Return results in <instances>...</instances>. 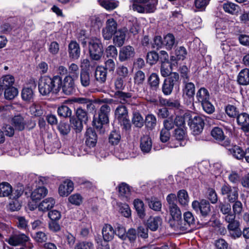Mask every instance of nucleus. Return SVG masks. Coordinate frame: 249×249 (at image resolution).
<instances>
[{
  "label": "nucleus",
  "instance_id": "obj_5",
  "mask_svg": "<svg viewBox=\"0 0 249 249\" xmlns=\"http://www.w3.org/2000/svg\"><path fill=\"white\" fill-rule=\"evenodd\" d=\"M110 110V107L108 105L104 104L100 107L98 112V118H94L93 120V125L97 128L100 129L103 124L108 123Z\"/></svg>",
  "mask_w": 249,
  "mask_h": 249
},
{
  "label": "nucleus",
  "instance_id": "obj_36",
  "mask_svg": "<svg viewBox=\"0 0 249 249\" xmlns=\"http://www.w3.org/2000/svg\"><path fill=\"white\" fill-rule=\"evenodd\" d=\"M237 82L241 85L249 84V69L246 68L240 71L237 77Z\"/></svg>",
  "mask_w": 249,
  "mask_h": 249
},
{
  "label": "nucleus",
  "instance_id": "obj_32",
  "mask_svg": "<svg viewBox=\"0 0 249 249\" xmlns=\"http://www.w3.org/2000/svg\"><path fill=\"white\" fill-rule=\"evenodd\" d=\"M187 54L186 49L182 46L177 48L175 51V55L171 56L170 60L172 62L180 60H184Z\"/></svg>",
  "mask_w": 249,
  "mask_h": 249
},
{
  "label": "nucleus",
  "instance_id": "obj_30",
  "mask_svg": "<svg viewBox=\"0 0 249 249\" xmlns=\"http://www.w3.org/2000/svg\"><path fill=\"white\" fill-rule=\"evenodd\" d=\"M196 98L197 102L202 104L210 100V96L208 90L205 88H201L196 92Z\"/></svg>",
  "mask_w": 249,
  "mask_h": 249
},
{
  "label": "nucleus",
  "instance_id": "obj_48",
  "mask_svg": "<svg viewBox=\"0 0 249 249\" xmlns=\"http://www.w3.org/2000/svg\"><path fill=\"white\" fill-rule=\"evenodd\" d=\"M145 123L147 128L152 130L157 124V119L154 115L148 114L145 117Z\"/></svg>",
  "mask_w": 249,
  "mask_h": 249
},
{
  "label": "nucleus",
  "instance_id": "obj_27",
  "mask_svg": "<svg viewBox=\"0 0 249 249\" xmlns=\"http://www.w3.org/2000/svg\"><path fill=\"white\" fill-rule=\"evenodd\" d=\"M107 78V71L103 66H98L95 71V78L100 84L106 82Z\"/></svg>",
  "mask_w": 249,
  "mask_h": 249
},
{
  "label": "nucleus",
  "instance_id": "obj_13",
  "mask_svg": "<svg viewBox=\"0 0 249 249\" xmlns=\"http://www.w3.org/2000/svg\"><path fill=\"white\" fill-rule=\"evenodd\" d=\"M222 195H226L228 201L231 202H234L238 199V188L231 187L228 184H224L221 189Z\"/></svg>",
  "mask_w": 249,
  "mask_h": 249
},
{
  "label": "nucleus",
  "instance_id": "obj_60",
  "mask_svg": "<svg viewBox=\"0 0 249 249\" xmlns=\"http://www.w3.org/2000/svg\"><path fill=\"white\" fill-rule=\"evenodd\" d=\"M171 67L168 62L162 63L160 73L162 76L166 77L171 74Z\"/></svg>",
  "mask_w": 249,
  "mask_h": 249
},
{
  "label": "nucleus",
  "instance_id": "obj_26",
  "mask_svg": "<svg viewBox=\"0 0 249 249\" xmlns=\"http://www.w3.org/2000/svg\"><path fill=\"white\" fill-rule=\"evenodd\" d=\"M115 230L109 224H105L102 229V234L104 240L105 241L112 240L115 235Z\"/></svg>",
  "mask_w": 249,
  "mask_h": 249
},
{
  "label": "nucleus",
  "instance_id": "obj_62",
  "mask_svg": "<svg viewBox=\"0 0 249 249\" xmlns=\"http://www.w3.org/2000/svg\"><path fill=\"white\" fill-rule=\"evenodd\" d=\"M218 208L220 212L224 215L231 213V206L229 203L219 202Z\"/></svg>",
  "mask_w": 249,
  "mask_h": 249
},
{
  "label": "nucleus",
  "instance_id": "obj_33",
  "mask_svg": "<svg viewBox=\"0 0 249 249\" xmlns=\"http://www.w3.org/2000/svg\"><path fill=\"white\" fill-rule=\"evenodd\" d=\"M98 4L108 11L113 10L119 5V1L115 0H98Z\"/></svg>",
  "mask_w": 249,
  "mask_h": 249
},
{
  "label": "nucleus",
  "instance_id": "obj_54",
  "mask_svg": "<svg viewBox=\"0 0 249 249\" xmlns=\"http://www.w3.org/2000/svg\"><path fill=\"white\" fill-rule=\"evenodd\" d=\"M31 114L35 116H39L43 114V111L38 104L34 103L30 107Z\"/></svg>",
  "mask_w": 249,
  "mask_h": 249
},
{
  "label": "nucleus",
  "instance_id": "obj_57",
  "mask_svg": "<svg viewBox=\"0 0 249 249\" xmlns=\"http://www.w3.org/2000/svg\"><path fill=\"white\" fill-rule=\"evenodd\" d=\"M225 112L231 118H234L238 115L237 108L235 106L231 105H228L225 107Z\"/></svg>",
  "mask_w": 249,
  "mask_h": 249
},
{
  "label": "nucleus",
  "instance_id": "obj_2",
  "mask_svg": "<svg viewBox=\"0 0 249 249\" xmlns=\"http://www.w3.org/2000/svg\"><path fill=\"white\" fill-rule=\"evenodd\" d=\"M72 101L74 103L86 107L87 111L83 108L82 107H77L76 110L77 118L84 122H86L88 120V111L91 112L95 109L93 101L85 97H75L73 98Z\"/></svg>",
  "mask_w": 249,
  "mask_h": 249
},
{
  "label": "nucleus",
  "instance_id": "obj_39",
  "mask_svg": "<svg viewBox=\"0 0 249 249\" xmlns=\"http://www.w3.org/2000/svg\"><path fill=\"white\" fill-rule=\"evenodd\" d=\"M190 118V112H186L183 116H177L175 118H174L175 124L178 127L186 128L185 126V122H188V119Z\"/></svg>",
  "mask_w": 249,
  "mask_h": 249
},
{
  "label": "nucleus",
  "instance_id": "obj_3",
  "mask_svg": "<svg viewBox=\"0 0 249 249\" xmlns=\"http://www.w3.org/2000/svg\"><path fill=\"white\" fill-rule=\"evenodd\" d=\"M130 8L140 13H152L156 9L157 0H131Z\"/></svg>",
  "mask_w": 249,
  "mask_h": 249
},
{
  "label": "nucleus",
  "instance_id": "obj_4",
  "mask_svg": "<svg viewBox=\"0 0 249 249\" xmlns=\"http://www.w3.org/2000/svg\"><path fill=\"white\" fill-rule=\"evenodd\" d=\"M89 52L91 59L100 60L103 54V46L101 40L96 37L90 38L88 41Z\"/></svg>",
  "mask_w": 249,
  "mask_h": 249
},
{
  "label": "nucleus",
  "instance_id": "obj_10",
  "mask_svg": "<svg viewBox=\"0 0 249 249\" xmlns=\"http://www.w3.org/2000/svg\"><path fill=\"white\" fill-rule=\"evenodd\" d=\"M221 145L227 148L230 154L233 157L238 159H242L245 155V152L240 146L236 145H231V141L227 138Z\"/></svg>",
  "mask_w": 249,
  "mask_h": 249
},
{
  "label": "nucleus",
  "instance_id": "obj_44",
  "mask_svg": "<svg viewBox=\"0 0 249 249\" xmlns=\"http://www.w3.org/2000/svg\"><path fill=\"white\" fill-rule=\"evenodd\" d=\"M12 192L11 186L7 182L0 184V197L8 196Z\"/></svg>",
  "mask_w": 249,
  "mask_h": 249
},
{
  "label": "nucleus",
  "instance_id": "obj_1",
  "mask_svg": "<svg viewBox=\"0 0 249 249\" xmlns=\"http://www.w3.org/2000/svg\"><path fill=\"white\" fill-rule=\"evenodd\" d=\"M61 77L55 75L53 77L45 76L41 77L38 84L39 91L43 95L52 92L57 93L60 91Z\"/></svg>",
  "mask_w": 249,
  "mask_h": 249
},
{
  "label": "nucleus",
  "instance_id": "obj_8",
  "mask_svg": "<svg viewBox=\"0 0 249 249\" xmlns=\"http://www.w3.org/2000/svg\"><path fill=\"white\" fill-rule=\"evenodd\" d=\"M179 76L178 73L174 72L165 79L162 87V90L164 95H170L174 87L179 82Z\"/></svg>",
  "mask_w": 249,
  "mask_h": 249
},
{
  "label": "nucleus",
  "instance_id": "obj_29",
  "mask_svg": "<svg viewBox=\"0 0 249 249\" xmlns=\"http://www.w3.org/2000/svg\"><path fill=\"white\" fill-rule=\"evenodd\" d=\"M119 196L123 199L128 201L130 199L131 191L129 186L125 183H122L118 187Z\"/></svg>",
  "mask_w": 249,
  "mask_h": 249
},
{
  "label": "nucleus",
  "instance_id": "obj_63",
  "mask_svg": "<svg viewBox=\"0 0 249 249\" xmlns=\"http://www.w3.org/2000/svg\"><path fill=\"white\" fill-rule=\"evenodd\" d=\"M203 110L208 114H212L214 111V107L210 100L201 104Z\"/></svg>",
  "mask_w": 249,
  "mask_h": 249
},
{
  "label": "nucleus",
  "instance_id": "obj_45",
  "mask_svg": "<svg viewBox=\"0 0 249 249\" xmlns=\"http://www.w3.org/2000/svg\"><path fill=\"white\" fill-rule=\"evenodd\" d=\"M148 82L152 89H157L160 84L159 75L156 73H151L148 79Z\"/></svg>",
  "mask_w": 249,
  "mask_h": 249
},
{
  "label": "nucleus",
  "instance_id": "obj_24",
  "mask_svg": "<svg viewBox=\"0 0 249 249\" xmlns=\"http://www.w3.org/2000/svg\"><path fill=\"white\" fill-rule=\"evenodd\" d=\"M86 143L89 147H94L97 142V136L94 130L91 128H89L87 129L86 132Z\"/></svg>",
  "mask_w": 249,
  "mask_h": 249
},
{
  "label": "nucleus",
  "instance_id": "obj_42",
  "mask_svg": "<svg viewBox=\"0 0 249 249\" xmlns=\"http://www.w3.org/2000/svg\"><path fill=\"white\" fill-rule=\"evenodd\" d=\"M177 198L178 203L181 206L185 207L188 205L189 197L188 193L186 190H179L177 193Z\"/></svg>",
  "mask_w": 249,
  "mask_h": 249
},
{
  "label": "nucleus",
  "instance_id": "obj_16",
  "mask_svg": "<svg viewBox=\"0 0 249 249\" xmlns=\"http://www.w3.org/2000/svg\"><path fill=\"white\" fill-rule=\"evenodd\" d=\"M135 50L130 45L122 47L119 54V59L121 62L127 61L135 55Z\"/></svg>",
  "mask_w": 249,
  "mask_h": 249
},
{
  "label": "nucleus",
  "instance_id": "obj_52",
  "mask_svg": "<svg viewBox=\"0 0 249 249\" xmlns=\"http://www.w3.org/2000/svg\"><path fill=\"white\" fill-rule=\"evenodd\" d=\"M129 70L127 67L121 65L116 69V73L117 77L124 79L128 76Z\"/></svg>",
  "mask_w": 249,
  "mask_h": 249
},
{
  "label": "nucleus",
  "instance_id": "obj_18",
  "mask_svg": "<svg viewBox=\"0 0 249 249\" xmlns=\"http://www.w3.org/2000/svg\"><path fill=\"white\" fill-rule=\"evenodd\" d=\"M127 29L126 28L119 29L114 35L113 42L118 47L122 46L125 42Z\"/></svg>",
  "mask_w": 249,
  "mask_h": 249
},
{
  "label": "nucleus",
  "instance_id": "obj_7",
  "mask_svg": "<svg viewBox=\"0 0 249 249\" xmlns=\"http://www.w3.org/2000/svg\"><path fill=\"white\" fill-rule=\"evenodd\" d=\"M188 124L194 134L198 135L202 132L204 122L201 117L190 112V118L188 119Z\"/></svg>",
  "mask_w": 249,
  "mask_h": 249
},
{
  "label": "nucleus",
  "instance_id": "obj_25",
  "mask_svg": "<svg viewBox=\"0 0 249 249\" xmlns=\"http://www.w3.org/2000/svg\"><path fill=\"white\" fill-rule=\"evenodd\" d=\"M161 223L162 219L160 216H150L147 220L146 225L152 231H156Z\"/></svg>",
  "mask_w": 249,
  "mask_h": 249
},
{
  "label": "nucleus",
  "instance_id": "obj_59",
  "mask_svg": "<svg viewBox=\"0 0 249 249\" xmlns=\"http://www.w3.org/2000/svg\"><path fill=\"white\" fill-rule=\"evenodd\" d=\"M21 96L25 101H30L34 97V92L32 89L25 88L22 89Z\"/></svg>",
  "mask_w": 249,
  "mask_h": 249
},
{
  "label": "nucleus",
  "instance_id": "obj_34",
  "mask_svg": "<svg viewBox=\"0 0 249 249\" xmlns=\"http://www.w3.org/2000/svg\"><path fill=\"white\" fill-rule=\"evenodd\" d=\"M177 44L178 41L176 40L174 36L172 34H168L163 38V45L168 50H171Z\"/></svg>",
  "mask_w": 249,
  "mask_h": 249
},
{
  "label": "nucleus",
  "instance_id": "obj_53",
  "mask_svg": "<svg viewBox=\"0 0 249 249\" xmlns=\"http://www.w3.org/2000/svg\"><path fill=\"white\" fill-rule=\"evenodd\" d=\"M121 139L120 132L116 130L112 131L109 134L108 140L109 142L112 145L117 144Z\"/></svg>",
  "mask_w": 249,
  "mask_h": 249
},
{
  "label": "nucleus",
  "instance_id": "obj_64",
  "mask_svg": "<svg viewBox=\"0 0 249 249\" xmlns=\"http://www.w3.org/2000/svg\"><path fill=\"white\" fill-rule=\"evenodd\" d=\"M147 61L151 65L157 62L159 59V55L155 52H151L147 54Z\"/></svg>",
  "mask_w": 249,
  "mask_h": 249
},
{
  "label": "nucleus",
  "instance_id": "obj_31",
  "mask_svg": "<svg viewBox=\"0 0 249 249\" xmlns=\"http://www.w3.org/2000/svg\"><path fill=\"white\" fill-rule=\"evenodd\" d=\"M152 143L151 138L147 135L143 136L141 140L140 148L145 153H149L152 148Z\"/></svg>",
  "mask_w": 249,
  "mask_h": 249
},
{
  "label": "nucleus",
  "instance_id": "obj_56",
  "mask_svg": "<svg viewBox=\"0 0 249 249\" xmlns=\"http://www.w3.org/2000/svg\"><path fill=\"white\" fill-rule=\"evenodd\" d=\"M15 81L14 77L11 75H7L3 77L2 84L4 88L6 89L12 87Z\"/></svg>",
  "mask_w": 249,
  "mask_h": 249
},
{
  "label": "nucleus",
  "instance_id": "obj_47",
  "mask_svg": "<svg viewBox=\"0 0 249 249\" xmlns=\"http://www.w3.org/2000/svg\"><path fill=\"white\" fill-rule=\"evenodd\" d=\"M187 128L178 127L175 129L174 132V136L178 141H183L187 137Z\"/></svg>",
  "mask_w": 249,
  "mask_h": 249
},
{
  "label": "nucleus",
  "instance_id": "obj_51",
  "mask_svg": "<svg viewBox=\"0 0 249 249\" xmlns=\"http://www.w3.org/2000/svg\"><path fill=\"white\" fill-rule=\"evenodd\" d=\"M4 97L7 100L13 99L18 94L17 89L13 87L5 89Z\"/></svg>",
  "mask_w": 249,
  "mask_h": 249
},
{
  "label": "nucleus",
  "instance_id": "obj_55",
  "mask_svg": "<svg viewBox=\"0 0 249 249\" xmlns=\"http://www.w3.org/2000/svg\"><path fill=\"white\" fill-rule=\"evenodd\" d=\"M145 79L144 73L142 71H137L134 77V83L137 85H142Z\"/></svg>",
  "mask_w": 249,
  "mask_h": 249
},
{
  "label": "nucleus",
  "instance_id": "obj_46",
  "mask_svg": "<svg viewBox=\"0 0 249 249\" xmlns=\"http://www.w3.org/2000/svg\"><path fill=\"white\" fill-rule=\"evenodd\" d=\"M170 215L174 220H178L180 219L181 212L177 204L168 207Z\"/></svg>",
  "mask_w": 249,
  "mask_h": 249
},
{
  "label": "nucleus",
  "instance_id": "obj_49",
  "mask_svg": "<svg viewBox=\"0 0 249 249\" xmlns=\"http://www.w3.org/2000/svg\"><path fill=\"white\" fill-rule=\"evenodd\" d=\"M79 69L75 63L71 64L69 67V74L66 76H70L73 80L78 78Z\"/></svg>",
  "mask_w": 249,
  "mask_h": 249
},
{
  "label": "nucleus",
  "instance_id": "obj_20",
  "mask_svg": "<svg viewBox=\"0 0 249 249\" xmlns=\"http://www.w3.org/2000/svg\"><path fill=\"white\" fill-rule=\"evenodd\" d=\"M73 182L70 180H66L60 185L58 189V192L60 196H67L73 191Z\"/></svg>",
  "mask_w": 249,
  "mask_h": 249
},
{
  "label": "nucleus",
  "instance_id": "obj_41",
  "mask_svg": "<svg viewBox=\"0 0 249 249\" xmlns=\"http://www.w3.org/2000/svg\"><path fill=\"white\" fill-rule=\"evenodd\" d=\"M12 124L15 129L18 131H22L25 128L26 122L24 118L20 115L15 116L12 119Z\"/></svg>",
  "mask_w": 249,
  "mask_h": 249
},
{
  "label": "nucleus",
  "instance_id": "obj_11",
  "mask_svg": "<svg viewBox=\"0 0 249 249\" xmlns=\"http://www.w3.org/2000/svg\"><path fill=\"white\" fill-rule=\"evenodd\" d=\"M182 96L187 100V104H191L195 94L196 88L194 84L189 81H183Z\"/></svg>",
  "mask_w": 249,
  "mask_h": 249
},
{
  "label": "nucleus",
  "instance_id": "obj_22",
  "mask_svg": "<svg viewBox=\"0 0 249 249\" xmlns=\"http://www.w3.org/2000/svg\"><path fill=\"white\" fill-rule=\"evenodd\" d=\"M237 123L245 132L249 131V115L242 113L236 117Z\"/></svg>",
  "mask_w": 249,
  "mask_h": 249
},
{
  "label": "nucleus",
  "instance_id": "obj_40",
  "mask_svg": "<svg viewBox=\"0 0 249 249\" xmlns=\"http://www.w3.org/2000/svg\"><path fill=\"white\" fill-rule=\"evenodd\" d=\"M223 8L225 12L234 15L238 12L239 7L234 3L227 1L223 3Z\"/></svg>",
  "mask_w": 249,
  "mask_h": 249
},
{
  "label": "nucleus",
  "instance_id": "obj_61",
  "mask_svg": "<svg viewBox=\"0 0 249 249\" xmlns=\"http://www.w3.org/2000/svg\"><path fill=\"white\" fill-rule=\"evenodd\" d=\"M69 201L72 204L79 206L82 202L83 198L79 194H75L70 196Z\"/></svg>",
  "mask_w": 249,
  "mask_h": 249
},
{
  "label": "nucleus",
  "instance_id": "obj_21",
  "mask_svg": "<svg viewBox=\"0 0 249 249\" xmlns=\"http://www.w3.org/2000/svg\"><path fill=\"white\" fill-rule=\"evenodd\" d=\"M114 97L122 104H132V94L130 93L117 90L114 93Z\"/></svg>",
  "mask_w": 249,
  "mask_h": 249
},
{
  "label": "nucleus",
  "instance_id": "obj_50",
  "mask_svg": "<svg viewBox=\"0 0 249 249\" xmlns=\"http://www.w3.org/2000/svg\"><path fill=\"white\" fill-rule=\"evenodd\" d=\"M58 114L64 118L70 117L72 112L71 109L67 106L62 105L57 109Z\"/></svg>",
  "mask_w": 249,
  "mask_h": 249
},
{
  "label": "nucleus",
  "instance_id": "obj_58",
  "mask_svg": "<svg viewBox=\"0 0 249 249\" xmlns=\"http://www.w3.org/2000/svg\"><path fill=\"white\" fill-rule=\"evenodd\" d=\"M94 244L90 241H82L77 243L74 249H93Z\"/></svg>",
  "mask_w": 249,
  "mask_h": 249
},
{
  "label": "nucleus",
  "instance_id": "obj_12",
  "mask_svg": "<svg viewBox=\"0 0 249 249\" xmlns=\"http://www.w3.org/2000/svg\"><path fill=\"white\" fill-rule=\"evenodd\" d=\"M29 237L24 233L16 231L13 232L5 241L12 246L22 245L28 241Z\"/></svg>",
  "mask_w": 249,
  "mask_h": 249
},
{
  "label": "nucleus",
  "instance_id": "obj_9",
  "mask_svg": "<svg viewBox=\"0 0 249 249\" xmlns=\"http://www.w3.org/2000/svg\"><path fill=\"white\" fill-rule=\"evenodd\" d=\"M118 24L113 18L108 19L106 22V26L102 29V35L106 40H109L118 31Z\"/></svg>",
  "mask_w": 249,
  "mask_h": 249
},
{
  "label": "nucleus",
  "instance_id": "obj_17",
  "mask_svg": "<svg viewBox=\"0 0 249 249\" xmlns=\"http://www.w3.org/2000/svg\"><path fill=\"white\" fill-rule=\"evenodd\" d=\"M92 74L88 70L81 69L79 78H78L82 87L87 88L89 87L92 81Z\"/></svg>",
  "mask_w": 249,
  "mask_h": 249
},
{
  "label": "nucleus",
  "instance_id": "obj_15",
  "mask_svg": "<svg viewBox=\"0 0 249 249\" xmlns=\"http://www.w3.org/2000/svg\"><path fill=\"white\" fill-rule=\"evenodd\" d=\"M74 80L70 76H65L63 80L61 78L60 90L62 89L63 92L66 95L71 94L74 90Z\"/></svg>",
  "mask_w": 249,
  "mask_h": 249
},
{
  "label": "nucleus",
  "instance_id": "obj_23",
  "mask_svg": "<svg viewBox=\"0 0 249 249\" xmlns=\"http://www.w3.org/2000/svg\"><path fill=\"white\" fill-rule=\"evenodd\" d=\"M48 193V191L46 187H38L32 192L31 197L33 201H37L46 196Z\"/></svg>",
  "mask_w": 249,
  "mask_h": 249
},
{
  "label": "nucleus",
  "instance_id": "obj_38",
  "mask_svg": "<svg viewBox=\"0 0 249 249\" xmlns=\"http://www.w3.org/2000/svg\"><path fill=\"white\" fill-rule=\"evenodd\" d=\"M184 226L181 227L183 230H187L189 227L194 226L195 219L192 213L190 212H185L183 214Z\"/></svg>",
  "mask_w": 249,
  "mask_h": 249
},
{
  "label": "nucleus",
  "instance_id": "obj_28",
  "mask_svg": "<svg viewBox=\"0 0 249 249\" xmlns=\"http://www.w3.org/2000/svg\"><path fill=\"white\" fill-rule=\"evenodd\" d=\"M212 137L218 142H221V144L227 138L224 134L222 128L219 127H214L212 129L211 132Z\"/></svg>",
  "mask_w": 249,
  "mask_h": 249
},
{
  "label": "nucleus",
  "instance_id": "obj_43",
  "mask_svg": "<svg viewBox=\"0 0 249 249\" xmlns=\"http://www.w3.org/2000/svg\"><path fill=\"white\" fill-rule=\"evenodd\" d=\"M133 204L139 217L143 218L145 216V213L143 201L139 199H136L134 200Z\"/></svg>",
  "mask_w": 249,
  "mask_h": 249
},
{
  "label": "nucleus",
  "instance_id": "obj_37",
  "mask_svg": "<svg viewBox=\"0 0 249 249\" xmlns=\"http://www.w3.org/2000/svg\"><path fill=\"white\" fill-rule=\"evenodd\" d=\"M224 215L225 221L229 224L227 226L228 229L235 228L237 225H240L239 222L235 220L236 214L234 213L231 212Z\"/></svg>",
  "mask_w": 249,
  "mask_h": 249
},
{
  "label": "nucleus",
  "instance_id": "obj_6",
  "mask_svg": "<svg viewBox=\"0 0 249 249\" xmlns=\"http://www.w3.org/2000/svg\"><path fill=\"white\" fill-rule=\"evenodd\" d=\"M192 206L196 213L200 212L202 217H210L211 213V207L207 200L202 199L200 202L195 200L192 202Z\"/></svg>",
  "mask_w": 249,
  "mask_h": 249
},
{
  "label": "nucleus",
  "instance_id": "obj_14",
  "mask_svg": "<svg viewBox=\"0 0 249 249\" xmlns=\"http://www.w3.org/2000/svg\"><path fill=\"white\" fill-rule=\"evenodd\" d=\"M115 115L119 121L125 127L129 125L128 111L125 106H119L115 110Z\"/></svg>",
  "mask_w": 249,
  "mask_h": 249
},
{
  "label": "nucleus",
  "instance_id": "obj_19",
  "mask_svg": "<svg viewBox=\"0 0 249 249\" xmlns=\"http://www.w3.org/2000/svg\"><path fill=\"white\" fill-rule=\"evenodd\" d=\"M69 57L72 60L78 59L80 55L81 50L79 45L75 41H71L68 46Z\"/></svg>",
  "mask_w": 249,
  "mask_h": 249
},
{
  "label": "nucleus",
  "instance_id": "obj_35",
  "mask_svg": "<svg viewBox=\"0 0 249 249\" xmlns=\"http://www.w3.org/2000/svg\"><path fill=\"white\" fill-rule=\"evenodd\" d=\"M55 203V200L53 198H47L39 204L38 210L42 212H47L51 209L54 206Z\"/></svg>",
  "mask_w": 249,
  "mask_h": 249
}]
</instances>
